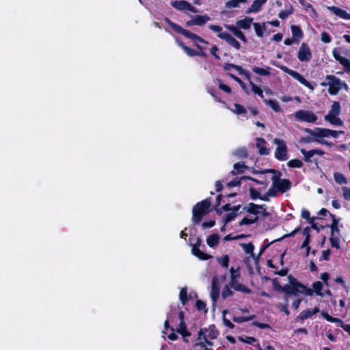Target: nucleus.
<instances>
[{
    "label": "nucleus",
    "mask_w": 350,
    "mask_h": 350,
    "mask_svg": "<svg viewBox=\"0 0 350 350\" xmlns=\"http://www.w3.org/2000/svg\"><path fill=\"white\" fill-rule=\"evenodd\" d=\"M256 173L265 174V173H271L273 174V176L271 178V180L273 182V187L275 189H277L278 191H281L282 193H284L289 190L291 187V183L288 179H281L280 172L276 171L273 169H267L265 170L257 172Z\"/></svg>",
    "instance_id": "obj_1"
},
{
    "label": "nucleus",
    "mask_w": 350,
    "mask_h": 350,
    "mask_svg": "<svg viewBox=\"0 0 350 350\" xmlns=\"http://www.w3.org/2000/svg\"><path fill=\"white\" fill-rule=\"evenodd\" d=\"M341 112V106L338 101H334L328 113L325 116L324 119L325 121L329 122L334 126H342L343 122L338 117Z\"/></svg>",
    "instance_id": "obj_2"
},
{
    "label": "nucleus",
    "mask_w": 350,
    "mask_h": 350,
    "mask_svg": "<svg viewBox=\"0 0 350 350\" xmlns=\"http://www.w3.org/2000/svg\"><path fill=\"white\" fill-rule=\"evenodd\" d=\"M211 206L209 200L206 199L196 204L192 210V220L194 223L198 224L202 218L208 213V208Z\"/></svg>",
    "instance_id": "obj_3"
},
{
    "label": "nucleus",
    "mask_w": 350,
    "mask_h": 350,
    "mask_svg": "<svg viewBox=\"0 0 350 350\" xmlns=\"http://www.w3.org/2000/svg\"><path fill=\"white\" fill-rule=\"evenodd\" d=\"M305 132L313 137H321V139L325 137H332L333 138H338L340 134H343L344 131H334L328 129L317 127L314 129H305Z\"/></svg>",
    "instance_id": "obj_4"
},
{
    "label": "nucleus",
    "mask_w": 350,
    "mask_h": 350,
    "mask_svg": "<svg viewBox=\"0 0 350 350\" xmlns=\"http://www.w3.org/2000/svg\"><path fill=\"white\" fill-rule=\"evenodd\" d=\"M271 64L273 66H275L279 68L284 72L288 74L292 77H293L295 79L297 80L300 83H301L302 85H305L306 87L308 88H310L311 90H314L313 86L303 76H301L300 74H299L296 71L287 68L285 66L280 65L275 61H271Z\"/></svg>",
    "instance_id": "obj_5"
},
{
    "label": "nucleus",
    "mask_w": 350,
    "mask_h": 350,
    "mask_svg": "<svg viewBox=\"0 0 350 350\" xmlns=\"http://www.w3.org/2000/svg\"><path fill=\"white\" fill-rule=\"evenodd\" d=\"M273 142L277 145V148L275 151V157L280 161L287 160V146L285 142L281 139L275 138Z\"/></svg>",
    "instance_id": "obj_6"
},
{
    "label": "nucleus",
    "mask_w": 350,
    "mask_h": 350,
    "mask_svg": "<svg viewBox=\"0 0 350 350\" xmlns=\"http://www.w3.org/2000/svg\"><path fill=\"white\" fill-rule=\"evenodd\" d=\"M218 335V332L216 329L215 325H211L208 329H200L198 332V340H200L202 336H204V339L206 344L212 345V342L208 341V339H215Z\"/></svg>",
    "instance_id": "obj_7"
},
{
    "label": "nucleus",
    "mask_w": 350,
    "mask_h": 350,
    "mask_svg": "<svg viewBox=\"0 0 350 350\" xmlns=\"http://www.w3.org/2000/svg\"><path fill=\"white\" fill-rule=\"evenodd\" d=\"M295 118L300 121L310 123L315 122L317 120V116L310 111L299 110L294 114Z\"/></svg>",
    "instance_id": "obj_8"
},
{
    "label": "nucleus",
    "mask_w": 350,
    "mask_h": 350,
    "mask_svg": "<svg viewBox=\"0 0 350 350\" xmlns=\"http://www.w3.org/2000/svg\"><path fill=\"white\" fill-rule=\"evenodd\" d=\"M325 79H329V86L328 92L331 95H336L340 90L341 80L334 75H328L325 77Z\"/></svg>",
    "instance_id": "obj_9"
},
{
    "label": "nucleus",
    "mask_w": 350,
    "mask_h": 350,
    "mask_svg": "<svg viewBox=\"0 0 350 350\" xmlns=\"http://www.w3.org/2000/svg\"><path fill=\"white\" fill-rule=\"evenodd\" d=\"M164 21L176 32L181 33L186 38L191 39L193 42H194L195 38H196V34L191 32L189 30L184 29L178 25L174 23L172 21H170L168 18H165Z\"/></svg>",
    "instance_id": "obj_10"
},
{
    "label": "nucleus",
    "mask_w": 350,
    "mask_h": 350,
    "mask_svg": "<svg viewBox=\"0 0 350 350\" xmlns=\"http://www.w3.org/2000/svg\"><path fill=\"white\" fill-rule=\"evenodd\" d=\"M334 58L338 62L347 72H350V60L340 55V49L334 48L332 50Z\"/></svg>",
    "instance_id": "obj_11"
},
{
    "label": "nucleus",
    "mask_w": 350,
    "mask_h": 350,
    "mask_svg": "<svg viewBox=\"0 0 350 350\" xmlns=\"http://www.w3.org/2000/svg\"><path fill=\"white\" fill-rule=\"evenodd\" d=\"M171 5L177 10H188L193 13H197L198 10L186 1H174L171 2Z\"/></svg>",
    "instance_id": "obj_12"
},
{
    "label": "nucleus",
    "mask_w": 350,
    "mask_h": 350,
    "mask_svg": "<svg viewBox=\"0 0 350 350\" xmlns=\"http://www.w3.org/2000/svg\"><path fill=\"white\" fill-rule=\"evenodd\" d=\"M297 57L300 62H309L312 58V53L309 46L306 43H302L297 53Z\"/></svg>",
    "instance_id": "obj_13"
},
{
    "label": "nucleus",
    "mask_w": 350,
    "mask_h": 350,
    "mask_svg": "<svg viewBox=\"0 0 350 350\" xmlns=\"http://www.w3.org/2000/svg\"><path fill=\"white\" fill-rule=\"evenodd\" d=\"M217 37L220 39L226 40L229 44L237 50H239L241 47L239 42L227 32L218 33Z\"/></svg>",
    "instance_id": "obj_14"
},
{
    "label": "nucleus",
    "mask_w": 350,
    "mask_h": 350,
    "mask_svg": "<svg viewBox=\"0 0 350 350\" xmlns=\"http://www.w3.org/2000/svg\"><path fill=\"white\" fill-rule=\"evenodd\" d=\"M288 279L289 282V284H288V286H297L301 287V288L304 289V291H302L304 292V295H305L312 296L313 295V291L311 290V288H308L302 284H301L300 282H299L297 280V279H295L292 275H289L288 276Z\"/></svg>",
    "instance_id": "obj_15"
},
{
    "label": "nucleus",
    "mask_w": 350,
    "mask_h": 350,
    "mask_svg": "<svg viewBox=\"0 0 350 350\" xmlns=\"http://www.w3.org/2000/svg\"><path fill=\"white\" fill-rule=\"evenodd\" d=\"M319 312V309L317 307L314 308L313 309H306L300 312V314L296 317V321L299 322V321L305 320L308 318L311 317L314 314L318 313Z\"/></svg>",
    "instance_id": "obj_16"
},
{
    "label": "nucleus",
    "mask_w": 350,
    "mask_h": 350,
    "mask_svg": "<svg viewBox=\"0 0 350 350\" xmlns=\"http://www.w3.org/2000/svg\"><path fill=\"white\" fill-rule=\"evenodd\" d=\"M219 295V287L218 285V280L216 277L213 278L212 281L211 291V297L214 304L216 303L217 299Z\"/></svg>",
    "instance_id": "obj_17"
},
{
    "label": "nucleus",
    "mask_w": 350,
    "mask_h": 350,
    "mask_svg": "<svg viewBox=\"0 0 350 350\" xmlns=\"http://www.w3.org/2000/svg\"><path fill=\"white\" fill-rule=\"evenodd\" d=\"M327 9L341 18L346 19V20H350V14L347 13L344 10H342V9H340L338 7H335V6H329V7H327Z\"/></svg>",
    "instance_id": "obj_18"
},
{
    "label": "nucleus",
    "mask_w": 350,
    "mask_h": 350,
    "mask_svg": "<svg viewBox=\"0 0 350 350\" xmlns=\"http://www.w3.org/2000/svg\"><path fill=\"white\" fill-rule=\"evenodd\" d=\"M310 229L309 227L305 228L302 232L303 234L306 237V238H305V240L304 241V242L302 243L301 247L306 248V256H308L309 255L310 249L309 247L310 237Z\"/></svg>",
    "instance_id": "obj_19"
},
{
    "label": "nucleus",
    "mask_w": 350,
    "mask_h": 350,
    "mask_svg": "<svg viewBox=\"0 0 350 350\" xmlns=\"http://www.w3.org/2000/svg\"><path fill=\"white\" fill-rule=\"evenodd\" d=\"M230 286L237 291H240V292L245 293H250V290L248 289L245 286H243L242 284L239 283L237 280V278L234 279V280H231L230 283Z\"/></svg>",
    "instance_id": "obj_20"
},
{
    "label": "nucleus",
    "mask_w": 350,
    "mask_h": 350,
    "mask_svg": "<svg viewBox=\"0 0 350 350\" xmlns=\"http://www.w3.org/2000/svg\"><path fill=\"white\" fill-rule=\"evenodd\" d=\"M286 288L284 293L287 295L298 296L299 294H304V289L299 286L286 285Z\"/></svg>",
    "instance_id": "obj_21"
},
{
    "label": "nucleus",
    "mask_w": 350,
    "mask_h": 350,
    "mask_svg": "<svg viewBox=\"0 0 350 350\" xmlns=\"http://www.w3.org/2000/svg\"><path fill=\"white\" fill-rule=\"evenodd\" d=\"M267 1V0H254L251 7L247 10L246 14L258 12L260 10L262 5L265 4Z\"/></svg>",
    "instance_id": "obj_22"
},
{
    "label": "nucleus",
    "mask_w": 350,
    "mask_h": 350,
    "mask_svg": "<svg viewBox=\"0 0 350 350\" xmlns=\"http://www.w3.org/2000/svg\"><path fill=\"white\" fill-rule=\"evenodd\" d=\"M191 253L200 260H208L212 258V256L202 252L197 245H192Z\"/></svg>",
    "instance_id": "obj_23"
},
{
    "label": "nucleus",
    "mask_w": 350,
    "mask_h": 350,
    "mask_svg": "<svg viewBox=\"0 0 350 350\" xmlns=\"http://www.w3.org/2000/svg\"><path fill=\"white\" fill-rule=\"evenodd\" d=\"M253 19L250 17H245L243 19L239 20L236 22V25L238 28L242 29H248L252 24Z\"/></svg>",
    "instance_id": "obj_24"
},
{
    "label": "nucleus",
    "mask_w": 350,
    "mask_h": 350,
    "mask_svg": "<svg viewBox=\"0 0 350 350\" xmlns=\"http://www.w3.org/2000/svg\"><path fill=\"white\" fill-rule=\"evenodd\" d=\"M226 28L230 30L236 37L243 41L244 42H247V39L242 31H241L236 26L234 25H226Z\"/></svg>",
    "instance_id": "obj_25"
},
{
    "label": "nucleus",
    "mask_w": 350,
    "mask_h": 350,
    "mask_svg": "<svg viewBox=\"0 0 350 350\" xmlns=\"http://www.w3.org/2000/svg\"><path fill=\"white\" fill-rule=\"evenodd\" d=\"M265 143L266 142L263 138L256 139V147L258 148L259 153L261 155H267L269 153V150L264 147Z\"/></svg>",
    "instance_id": "obj_26"
},
{
    "label": "nucleus",
    "mask_w": 350,
    "mask_h": 350,
    "mask_svg": "<svg viewBox=\"0 0 350 350\" xmlns=\"http://www.w3.org/2000/svg\"><path fill=\"white\" fill-rule=\"evenodd\" d=\"M261 208H264V204L257 205L254 203H250L247 207V211L248 213L252 214V215L257 216V214L260 213Z\"/></svg>",
    "instance_id": "obj_27"
},
{
    "label": "nucleus",
    "mask_w": 350,
    "mask_h": 350,
    "mask_svg": "<svg viewBox=\"0 0 350 350\" xmlns=\"http://www.w3.org/2000/svg\"><path fill=\"white\" fill-rule=\"evenodd\" d=\"M177 332L182 335L184 341L187 342L188 340L186 338L190 336L191 334L187 331L185 322H180Z\"/></svg>",
    "instance_id": "obj_28"
},
{
    "label": "nucleus",
    "mask_w": 350,
    "mask_h": 350,
    "mask_svg": "<svg viewBox=\"0 0 350 350\" xmlns=\"http://www.w3.org/2000/svg\"><path fill=\"white\" fill-rule=\"evenodd\" d=\"M195 25L202 26L211 20L208 15H196L193 16Z\"/></svg>",
    "instance_id": "obj_29"
},
{
    "label": "nucleus",
    "mask_w": 350,
    "mask_h": 350,
    "mask_svg": "<svg viewBox=\"0 0 350 350\" xmlns=\"http://www.w3.org/2000/svg\"><path fill=\"white\" fill-rule=\"evenodd\" d=\"M270 68L268 66H266L265 68H260L257 66H254L252 70V71L260 76H269L271 75L270 73Z\"/></svg>",
    "instance_id": "obj_30"
},
{
    "label": "nucleus",
    "mask_w": 350,
    "mask_h": 350,
    "mask_svg": "<svg viewBox=\"0 0 350 350\" xmlns=\"http://www.w3.org/2000/svg\"><path fill=\"white\" fill-rule=\"evenodd\" d=\"M312 288L311 289L316 295L323 297L324 293L321 291L323 288V283L320 281L315 282L312 285Z\"/></svg>",
    "instance_id": "obj_31"
},
{
    "label": "nucleus",
    "mask_w": 350,
    "mask_h": 350,
    "mask_svg": "<svg viewBox=\"0 0 350 350\" xmlns=\"http://www.w3.org/2000/svg\"><path fill=\"white\" fill-rule=\"evenodd\" d=\"M263 102L270 107L275 112H280L281 111V107L280 106V104L278 101L274 100H268V99H263Z\"/></svg>",
    "instance_id": "obj_32"
},
{
    "label": "nucleus",
    "mask_w": 350,
    "mask_h": 350,
    "mask_svg": "<svg viewBox=\"0 0 350 350\" xmlns=\"http://www.w3.org/2000/svg\"><path fill=\"white\" fill-rule=\"evenodd\" d=\"M178 44L184 50V51L187 53V55L190 57L197 56L198 52L190 49L189 47L184 45L182 42L176 40Z\"/></svg>",
    "instance_id": "obj_33"
},
{
    "label": "nucleus",
    "mask_w": 350,
    "mask_h": 350,
    "mask_svg": "<svg viewBox=\"0 0 350 350\" xmlns=\"http://www.w3.org/2000/svg\"><path fill=\"white\" fill-rule=\"evenodd\" d=\"M302 141L306 143L317 142L321 144H327V142L323 139H321V137H313L312 135H310V137H304Z\"/></svg>",
    "instance_id": "obj_34"
},
{
    "label": "nucleus",
    "mask_w": 350,
    "mask_h": 350,
    "mask_svg": "<svg viewBox=\"0 0 350 350\" xmlns=\"http://www.w3.org/2000/svg\"><path fill=\"white\" fill-rule=\"evenodd\" d=\"M219 240V235L214 234H211L209 237H208V238L206 239V243L209 247H213L214 246L217 245Z\"/></svg>",
    "instance_id": "obj_35"
},
{
    "label": "nucleus",
    "mask_w": 350,
    "mask_h": 350,
    "mask_svg": "<svg viewBox=\"0 0 350 350\" xmlns=\"http://www.w3.org/2000/svg\"><path fill=\"white\" fill-rule=\"evenodd\" d=\"M247 3V0H230L226 3V7L227 8H239L240 3Z\"/></svg>",
    "instance_id": "obj_36"
},
{
    "label": "nucleus",
    "mask_w": 350,
    "mask_h": 350,
    "mask_svg": "<svg viewBox=\"0 0 350 350\" xmlns=\"http://www.w3.org/2000/svg\"><path fill=\"white\" fill-rule=\"evenodd\" d=\"M334 179L337 183L340 185L347 184V180L342 173L335 172L334 174Z\"/></svg>",
    "instance_id": "obj_37"
},
{
    "label": "nucleus",
    "mask_w": 350,
    "mask_h": 350,
    "mask_svg": "<svg viewBox=\"0 0 350 350\" xmlns=\"http://www.w3.org/2000/svg\"><path fill=\"white\" fill-rule=\"evenodd\" d=\"M258 216L252 215L244 217L239 223L240 226L249 225L255 223L258 220Z\"/></svg>",
    "instance_id": "obj_38"
},
{
    "label": "nucleus",
    "mask_w": 350,
    "mask_h": 350,
    "mask_svg": "<svg viewBox=\"0 0 350 350\" xmlns=\"http://www.w3.org/2000/svg\"><path fill=\"white\" fill-rule=\"evenodd\" d=\"M239 206H234V207H233L232 213L226 215V216L224 219V222L225 225L227 224L228 223H229L230 221H231L236 217V212H237L239 211Z\"/></svg>",
    "instance_id": "obj_39"
},
{
    "label": "nucleus",
    "mask_w": 350,
    "mask_h": 350,
    "mask_svg": "<svg viewBox=\"0 0 350 350\" xmlns=\"http://www.w3.org/2000/svg\"><path fill=\"white\" fill-rule=\"evenodd\" d=\"M340 234H338L337 236L331 234V237L329 238V241L331 243V245L333 247H336V249H340Z\"/></svg>",
    "instance_id": "obj_40"
},
{
    "label": "nucleus",
    "mask_w": 350,
    "mask_h": 350,
    "mask_svg": "<svg viewBox=\"0 0 350 350\" xmlns=\"http://www.w3.org/2000/svg\"><path fill=\"white\" fill-rule=\"evenodd\" d=\"M250 193L251 198L253 200H256L257 198H260L262 200H264V201H268L269 200V198H267L265 196L261 197L260 192L258 191L257 190H256L255 189L251 188L250 189Z\"/></svg>",
    "instance_id": "obj_41"
},
{
    "label": "nucleus",
    "mask_w": 350,
    "mask_h": 350,
    "mask_svg": "<svg viewBox=\"0 0 350 350\" xmlns=\"http://www.w3.org/2000/svg\"><path fill=\"white\" fill-rule=\"evenodd\" d=\"M322 316L329 322L332 323H338L340 326L342 327V325H345L342 320L338 318H334L329 315L327 312H322Z\"/></svg>",
    "instance_id": "obj_42"
},
{
    "label": "nucleus",
    "mask_w": 350,
    "mask_h": 350,
    "mask_svg": "<svg viewBox=\"0 0 350 350\" xmlns=\"http://www.w3.org/2000/svg\"><path fill=\"white\" fill-rule=\"evenodd\" d=\"M291 29L294 38H301L303 36L302 31L299 26L292 25Z\"/></svg>",
    "instance_id": "obj_43"
},
{
    "label": "nucleus",
    "mask_w": 350,
    "mask_h": 350,
    "mask_svg": "<svg viewBox=\"0 0 350 350\" xmlns=\"http://www.w3.org/2000/svg\"><path fill=\"white\" fill-rule=\"evenodd\" d=\"M289 167L301 168L303 166V162L299 159H291L287 163Z\"/></svg>",
    "instance_id": "obj_44"
},
{
    "label": "nucleus",
    "mask_w": 350,
    "mask_h": 350,
    "mask_svg": "<svg viewBox=\"0 0 350 350\" xmlns=\"http://www.w3.org/2000/svg\"><path fill=\"white\" fill-rule=\"evenodd\" d=\"M187 289L186 287H183L180 289L179 293V299L183 305H185L187 301Z\"/></svg>",
    "instance_id": "obj_45"
},
{
    "label": "nucleus",
    "mask_w": 350,
    "mask_h": 350,
    "mask_svg": "<svg viewBox=\"0 0 350 350\" xmlns=\"http://www.w3.org/2000/svg\"><path fill=\"white\" fill-rule=\"evenodd\" d=\"M217 262L221 265L223 267L227 268L229 263V258L228 255H224L221 257H217Z\"/></svg>",
    "instance_id": "obj_46"
},
{
    "label": "nucleus",
    "mask_w": 350,
    "mask_h": 350,
    "mask_svg": "<svg viewBox=\"0 0 350 350\" xmlns=\"http://www.w3.org/2000/svg\"><path fill=\"white\" fill-rule=\"evenodd\" d=\"M246 166L243 163H237L234 165V170L232 171V174L243 172V170Z\"/></svg>",
    "instance_id": "obj_47"
},
{
    "label": "nucleus",
    "mask_w": 350,
    "mask_h": 350,
    "mask_svg": "<svg viewBox=\"0 0 350 350\" xmlns=\"http://www.w3.org/2000/svg\"><path fill=\"white\" fill-rule=\"evenodd\" d=\"M300 152L304 157V160L306 162L310 161V159L314 155L312 150L307 151L306 150L302 148Z\"/></svg>",
    "instance_id": "obj_48"
},
{
    "label": "nucleus",
    "mask_w": 350,
    "mask_h": 350,
    "mask_svg": "<svg viewBox=\"0 0 350 350\" xmlns=\"http://www.w3.org/2000/svg\"><path fill=\"white\" fill-rule=\"evenodd\" d=\"M234 109H232V111L235 113L245 114L247 112L246 109L244 108V107L239 104L235 103L234 105Z\"/></svg>",
    "instance_id": "obj_49"
},
{
    "label": "nucleus",
    "mask_w": 350,
    "mask_h": 350,
    "mask_svg": "<svg viewBox=\"0 0 350 350\" xmlns=\"http://www.w3.org/2000/svg\"><path fill=\"white\" fill-rule=\"evenodd\" d=\"M254 318V315H252L251 317H234L232 318V320L237 323H243V322L249 321L253 319Z\"/></svg>",
    "instance_id": "obj_50"
},
{
    "label": "nucleus",
    "mask_w": 350,
    "mask_h": 350,
    "mask_svg": "<svg viewBox=\"0 0 350 350\" xmlns=\"http://www.w3.org/2000/svg\"><path fill=\"white\" fill-rule=\"evenodd\" d=\"M293 13V8L291 7L289 8L288 10H282L280 12L278 16L281 19L286 18L289 15Z\"/></svg>",
    "instance_id": "obj_51"
},
{
    "label": "nucleus",
    "mask_w": 350,
    "mask_h": 350,
    "mask_svg": "<svg viewBox=\"0 0 350 350\" xmlns=\"http://www.w3.org/2000/svg\"><path fill=\"white\" fill-rule=\"evenodd\" d=\"M242 248L247 254H252L254 247V245L250 243H242L241 245Z\"/></svg>",
    "instance_id": "obj_52"
},
{
    "label": "nucleus",
    "mask_w": 350,
    "mask_h": 350,
    "mask_svg": "<svg viewBox=\"0 0 350 350\" xmlns=\"http://www.w3.org/2000/svg\"><path fill=\"white\" fill-rule=\"evenodd\" d=\"M256 33L258 36L262 37L263 36V29L264 27L261 26L260 24L254 23H253Z\"/></svg>",
    "instance_id": "obj_53"
},
{
    "label": "nucleus",
    "mask_w": 350,
    "mask_h": 350,
    "mask_svg": "<svg viewBox=\"0 0 350 350\" xmlns=\"http://www.w3.org/2000/svg\"><path fill=\"white\" fill-rule=\"evenodd\" d=\"M273 288L275 291L282 292L284 293L286 290V285L281 286L275 280L273 282Z\"/></svg>",
    "instance_id": "obj_54"
},
{
    "label": "nucleus",
    "mask_w": 350,
    "mask_h": 350,
    "mask_svg": "<svg viewBox=\"0 0 350 350\" xmlns=\"http://www.w3.org/2000/svg\"><path fill=\"white\" fill-rule=\"evenodd\" d=\"M250 85L252 86V91L255 94H256L259 96H260L261 98H263V93H262V90L258 86L255 85L252 81H250Z\"/></svg>",
    "instance_id": "obj_55"
},
{
    "label": "nucleus",
    "mask_w": 350,
    "mask_h": 350,
    "mask_svg": "<svg viewBox=\"0 0 350 350\" xmlns=\"http://www.w3.org/2000/svg\"><path fill=\"white\" fill-rule=\"evenodd\" d=\"M232 294L233 293L229 286L226 285L222 291L221 297L223 299H226L228 297L232 295Z\"/></svg>",
    "instance_id": "obj_56"
},
{
    "label": "nucleus",
    "mask_w": 350,
    "mask_h": 350,
    "mask_svg": "<svg viewBox=\"0 0 350 350\" xmlns=\"http://www.w3.org/2000/svg\"><path fill=\"white\" fill-rule=\"evenodd\" d=\"M234 154L238 156L240 158H243L247 157V151L245 148H242L240 149L237 150L234 152Z\"/></svg>",
    "instance_id": "obj_57"
},
{
    "label": "nucleus",
    "mask_w": 350,
    "mask_h": 350,
    "mask_svg": "<svg viewBox=\"0 0 350 350\" xmlns=\"http://www.w3.org/2000/svg\"><path fill=\"white\" fill-rule=\"evenodd\" d=\"M321 40L324 43H329L332 40L330 36L325 31L321 33Z\"/></svg>",
    "instance_id": "obj_58"
},
{
    "label": "nucleus",
    "mask_w": 350,
    "mask_h": 350,
    "mask_svg": "<svg viewBox=\"0 0 350 350\" xmlns=\"http://www.w3.org/2000/svg\"><path fill=\"white\" fill-rule=\"evenodd\" d=\"M342 196L346 200H350V187H343L342 188Z\"/></svg>",
    "instance_id": "obj_59"
},
{
    "label": "nucleus",
    "mask_w": 350,
    "mask_h": 350,
    "mask_svg": "<svg viewBox=\"0 0 350 350\" xmlns=\"http://www.w3.org/2000/svg\"><path fill=\"white\" fill-rule=\"evenodd\" d=\"M288 303H285V304H278L277 305V307L280 309V311L282 312H285V314L286 315H288L289 314V311H288Z\"/></svg>",
    "instance_id": "obj_60"
},
{
    "label": "nucleus",
    "mask_w": 350,
    "mask_h": 350,
    "mask_svg": "<svg viewBox=\"0 0 350 350\" xmlns=\"http://www.w3.org/2000/svg\"><path fill=\"white\" fill-rule=\"evenodd\" d=\"M217 82L219 83V88L221 90H222L223 91H224L226 93L231 92V89L228 85L223 84L220 79H217Z\"/></svg>",
    "instance_id": "obj_61"
},
{
    "label": "nucleus",
    "mask_w": 350,
    "mask_h": 350,
    "mask_svg": "<svg viewBox=\"0 0 350 350\" xmlns=\"http://www.w3.org/2000/svg\"><path fill=\"white\" fill-rule=\"evenodd\" d=\"M227 312L226 310H224L223 312V314H224V317H223V321H224V323L226 326H227L228 327L230 328V329H232L234 327V325L227 319H226L225 317V314Z\"/></svg>",
    "instance_id": "obj_62"
},
{
    "label": "nucleus",
    "mask_w": 350,
    "mask_h": 350,
    "mask_svg": "<svg viewBox=\"0 0 350 350\" xmlns=\"http://www.w3.org/2000/svg\"><path fill=\"white\" fill-rule=\"evenodd\" d=\"M329 215L332 218V223L330 225V228L332 229V228H334L335 227L339 226V225H338L339 219H336L334 215H332L331 213H329Z\"/></svg>",
    "instance_id": "obj_63"
},
{
    "label": "nucleus",
    "mask_w": 350,
    "mask_h": 350,
    "mask_svg": "<svg viewBox=\"0 0 350 350\" xmlns=\"http://www.w3.org/2000/svg\"><path fill=\"white\" fill-rule=\"evenodd\" d=\"M208 28L213 31L214 32H217L219 33H221L222 27L219 25H210Z\"/></svg>",
    "instance_id": "obj_64"
}]
</instances>
